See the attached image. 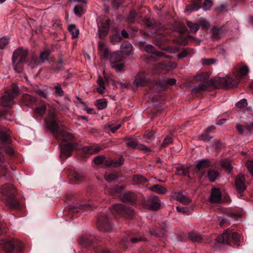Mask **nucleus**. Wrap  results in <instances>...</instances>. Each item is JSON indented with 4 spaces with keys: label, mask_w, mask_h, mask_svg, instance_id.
Segmentation results:
<instances>
[{
    "label": "nucleus",
    "mask_w": 253,
    "mask_h": 253,
    "mask_svg": "<svg viewBox=\"0 0 253 253\" xmlns=\"http://www.w3.org/2000/svg\"><path fill=\"white\" fill-rule=\"evenodd\" d=\"M101 148L98 145H93L92 146H85L83 148V153L87 154H93L98 152Z\"/></svg>",
    "instance_id": "nucleus-18"
},
{
    "label": "nucleus",
    "mask_w": 253,
    "mask_h": 253,
    "mask_svg": "<svg viewBox=\"0 0 253 253\" xmlns=\"http://www.w3.org/2000/svg\"><path fill=\"white\" fill-rule=\"evenodd\" d=\"M6 207L12 210L20 209L21 206L19 201L15 198V195H12L4 198Z\"/></svg>",
    "instance_id": "nucleus-11"
},
{
    "label": "nucleus",
    "mask_w": 253,
    "mask_h": 253,
    "mask_svg": "<svg viewBox=\"0 0 253 253\" xmlns=\"http://www.w3.org/2000/svg\"><path fill=\"white\" fill-rule=\"evenodd\" d=\"M84 175L83 173H80L78 172H74L72 174V178L75 181H80L83 179Z\"/></svg>",
    "instance_id": "nucleus-44"
},
{
    "label": "nucleus",
    "mask_w": 253,
    "mask_h": 253,
    "mask_svg": "<svg viewBox=\"0 0 253 253\" xmlns=\"http://www.w3.org/2000/svg\"><path fill=\"white\" fill-rule=\"evenodd\" d=\"M0 193L5 198L12 195H15L16 190L14 185L5 184L0 188Z\"/></svg>",
    "instance_id": "nucleus-8"
},
{
    "label": "nucleus",
    "mask_w": 253,
    "mask_h": 253,
    "mask_svg": "<svg viewBox=\"0 0 253 253\" xmlns=\"http://www.w3.org/2000/svg\"><path fill=\"white\" fill-rule=\"evenodd\" d=\"M211 138H212V136L210 135L209 132L205 131L201 135L200 139L204 141L208 142Z\"/></svg>",
    "instance_id": "nucleus-45"
},
{
    "label": "nucleus",
    "mask_w": 253,
    "mask_h": 253,
    "mask_svg": "<svg viewBox=\"0 0 253 253\" xmlns=\"http://www.w3.org/2000/svg\"><path fill=\"white\" fill-rule=\"evenodd\" d=\"M201 7V6L200 3H194L190 6H187L184 11L185 12H188V11H197L200 9Z\"/></svg>",
    "instance_id": "nucleus-38"
},
{
    "label": "nucleus",
    "mask_w": 253,
    "mask_h": 253,
    "mask_svg": "<svg viewBox=\"0 0 253 253\" xmlns=\"http://www.w3.org/2000/svg\"><path fill=\"white\" fill-rule=\"evenodd\" d=\"M9 97L6 94L0 99V105L3 107H9L12 104L13 100H9Z\"/></svg>",
    "instance_id": "nucleus-30"
},
{
    "label": "nucleus",
    "mask_w": 253,
    "mask_h": 253,
    "mask_svg": "<svg viewBox=\"0 0 253 253\" xmlns=\"http://www.w3.org/2000/svg\"><path fill=\"white\" fill-rule=\"evenodd\" d=\"M189 239L193 242L200 243L202 240L201 236L195 232H190L188 234Z\"/></svg>",
    "instance_id": "nucleus-29"
},
{
    "label": "nucleus",
    "mask_w": 253,
    "mask_h": 253,
    "mask_svg": "<svg viewBox=\"0 0 253 253\" xmlns=\"http://www.w3.org/2000/svg\"><path fill=\"white\" fill-rule=\"evenodd\" d=\"M134 83L136 86H143L146 84L145 80L142 78L136 79Z\"/></svg>",
    "instance_id": "nucleus-60"
},
{
    "label": "nucleus",
    "mask_w": 253,
    "mask_h": 253,
    "mask_svg": "<svg viewBox=\"0 0 253 253\" xmlns=\"http://www.w3.org/2000/svg\"><path fill=\"white\" fill-rule=\"evenodd\" d=\"M4 150L8 156H16L15 151L10 146L4 147Z\"/></svg>",
    "instance_id": "nucleus-51"
},
{
    "label": "nucleus",
    "mask_w": 253,
    "mask_h": 253,
    "mask_svg": "<svg viewBox=\"0 0 253 253\" xmlns=\"http://www.w3.org/2000/svg\"><path fill=\"white\" fill-rule=\"evenodd\" d=\"M50 52L49 51H43L40 55V60L42 62H44L47 59L49 56Z\"/></svg>",
    "instance_id": "nucleus-54"
},
{
    "label": "nucleus",
    "mask_w": 253,
    "mask_h": 253,
    "mask_svg": "<svg viewBox=\"0 0 253 253\" xmlns=\"http://www.w3.org/2000/svg\"><path fill=\"white\" fill-rule=\"evenodd\" d=\"M46 107L45 104L44 102H42L41 105L40 106L36 108L34 110V112L37 114H39L40 116H42L44 114V113L46 110Z\"/></svg>",
    "instance_id": "nucleus-36"
},
{
    "label": "nucleus",
    "mask_w": 253,
    "mask_h": 253,
    "mask_svg": "<svg viewBox=\"0 0 253 253\" xmlns=\"http://www.w3.org/2000/svg\"><path fill=\"white\" fill-rule=\"evenodd\" d=\"M216 241L219 243L234 245L238 246L240 245V236L237 232H233L229 229L221 236L217 238Z\"/></svg>",
    "instance_id": "nucleus-3"
},
{
    "label": "nucleus",
    "mask_w": 253,
    "mask_h": 253,
    "mask_svg": "<svg viewBox=\"0 0 253 253\" xmlns=\"http://www.w3.org/2000/svg\"><path fill=\"white\" fill-rule=\"evenodd\" d=\"M121 59V56L119 52H116L114 53L111 57L110 61L112 63H116Z\"/></svg>",
    "instance_id": "nucleus-43"
},
{
    "label": "nucleus",
    "mask_w": 253,
    "mask_h": 253,
    "mask_svg": "<svg viewBox=\"0 0 253 253\" xmlns=\"http://www.w3.org/2000/svg\"><path fill=\"white\" fill-rule=\"evenodd\" d=\"M207 88V85L205 84H202L197 86H196L194 89L199 91L200 90H206Z\"/></svg>",
    "instance_id": "nucleus-62"
},
{
    "label": "nucleus",
    "mask_w": 253,
    "mask_h": 253,
    "mask_svg": "<svg viewBox=\"0 0 253 253\" xmlns=\"http://www.w3.org/2000/svg\"><path fill=\"white\" fill-rule=\"evenodd\" d=\"M236 106L239 108H244L247 106V101L246 99H242L236 104Z\"/></svg>",
    "instance_id": "nucleus-55"
},
{
    "label": "nucleus",
    "mask_w": 253,
    "mask_h": 253,
    "mask_svg": "<svg viewBox=\"0 0 253 253\" xmlns=\"http://www.w3.org/2000/svg\"><path fill=\"white\" fill-rule=\"evenodd\" d=\"M93 242V238L91 236H84L81 238L80 240V244L84 247H90Z\"/></svg>",
    "instance_id": "nucleus-24"
},
{
    "label": "nucleus",
    "mask_w": 253,
    "mask_h": 253,
    "mask_svg": "<svg viewBox=\"0 0 253 253\" xmlns=\"http://www.w3.org/2000/svg\"><path fill=\"white\" fill-rule=\"evenodd\" d=\"M58 120L53 111H50L48 118L45 120L46 125L51 131L54 134L56 137L63 141H68L72 139L71 134L65 132H58V128L56 125Z\"/></svg>",
    "instance_id": "nucleus-2"
},
{
    "label": "nucleus",
    "mask_w": 253,
    "mask_h": 253,
    "mask_svg": "<svg viewBox=\"0 0 253 253\" xmlns=\"http://www.w3.org/2000/svg\"><path fill=\"white\" fill-rule=\"evenodd\" d=\"M98 49L101 55L105 58L109 56V52L106 48V43L104 42L101 41L98 42Z\"/></svg>",
    "instance_id": "nucleus-21"
},
{
    "label": "nucleus",
    "mask_w": 253,
    "mask_h": 253,
    "mask_svg": "<svg viewBox=\"0 0 253 253\" xmlns=\"http://www.w3.org/2000/svg\"><path fill=\"white\" fill-rule=\"evenodd\" d=\"M97 25L99 37L100 39H102L107 35L110 27L109 21L106 19L102 22L99 21H98Z\"/></svg>",
    "instance_id": "nucleus-9"
},
{
    "label": "nucleus",
    "mask_w": 253,
    "mask_h": 253,
    "mask_svg": "<svg viewBox=\"0 0 253 253\" xmlns=\"http://www.w3.org/2000/svg\"><path fill=\"white\" fill-rule=\"evenodd\" d=\"M68 30L71 33L73 38L78 37L79 34V30L76 27L75 24H71L68 26Z\"/></svg>",
    "instance_id": "nucleus-31"
},
{
    "label": "nucleus",
    "mask_w": 253,
    "mask_h": 253,
    "mask_svg": "<svg viewBox=\"0 0 253 253\" xmlns=\"http://www.w3.org/2000/svg\"><path fill=\"white\" fill-rule=\"evenodd\" d=\"M0 168L2 170L0 176H6L7 175V168L5 165L4 164V162L2 159H0Z\"/></svg>",
    "instance_id": "nucleus-48"
},
{
    "label": "nucleus",
    "mask_w": 253,
    "mask_h": 253,
    "mask_svg": "<svg viewBox=\"0 0 253 253\" xmlns=\"http://www.w3.org/2000/svg\"><path fill=\"white\" fill-rule=\"evenodd\" d=\"M54 88L55 89L56 93L59 96H62L63 95L64 91L60 85H55L54 86Z\"/></svg>",
    "instance_id": "nucleus-61"
},
{
    "label": "nucleus",
    "mask_w": 253,
    "mask_h": 253,
    "mask_svg": "<svg viewBox=\"0 0 253 253\" xmlns=\"http://www.w3.org/2000/svg\"><path fill=\"white\" fill-rule=\"evenodd\" d=\"M144 239V238L141 237L134 238L129 236L126 238L123 239L121 241V244L124 248H126L127 247V244H128L129 242L132 243H136L139 241H143Z\"/></svg>",
    "instance_id": "nucleus-19"
},
{
    "label": "nucleus",
    "mask_w": 253,
    "mask_h": 253,
    "mask_svg": "<svg viewBox=\"0 0 253 253\" xmlns=\"http://www.w3.org/2000/svg\"><path fill=\"white\" fill-rule=\"evenodd\" d=\"M15 246H17V250L21 253L23 249V244L17 241L15 244L12 241H2L0 243V247L5 253H12L14 250Z\"/></svg>",
    "instance_id": "nucleus-4"
},
{
    "label": "nucleus",
    "mask_w": 253,
    "mask_h": 253,
    "mask_svg": "<svg viewBox=\"0 0 253 253\" xmlns=\"http://www.w3.org/2000/svg\"><path fill=\"white\" fill-rule=\"evenodd\" d=\"M223 35V32L221 28L213 27L211 29V37L216 40L220 38Z\"/></svg>",
    "instance_id": "nucleus-26"
},
{
    "label": "nucleus",
    "mask_w": 253,
    "mask_h": 253,
    "mask_svg": "<svg viewBox=\"0 0 253 253\" xmlns=\"http://www.w3.org/2000/svg\"><path fill=\"white\" fill-rule=\"evenodd\" d=\"M246 165L249 172L253 177V159L252 160H248Z\"/></svg>",
    "instance_id": "nucleus-50"
},
{
    "label": "nucleus",
    "mask_w": 253,
    "mask_h": 253,
    "mask_svg": "<svg viewBox=\"0 0 253 253\" xmlns=\"http://www.w3.org/2000/svg\"><path fill=\"white\" fill-rule=\"evenodd\" d=\"M218 176L219 172L217 170H210L208 171V177L209 180L211 182L215 181Z\"/></svg>",
    "instance_id": "nucleus-33"
},
{
    "label": "nucleus",
    "mask_w": 253,
    "mask_h": 253,
    "mask_svg": "<svg viewBox=\"0 0 253 253\" xmlns=\"http://www.w3.org/2000/svg\"><path fill=\"white\" fill-rule=\"evenodd\" d=\"M213 5V2L211 0H205L204 1L203 9L205 11L209 10Z\"/></svg>",
    "instance_id": "nucleus-46"
},
{
    "label": "nucleus",
    "mask_w": 253,
    "mask_h": 253,
    "mask_svg": "<svg viewBox=\"0 0 253 253\" xmlns=\"http://www.w3.org/2000/svg\"><path fill=\"white\" fill-rule=\"evenodd\" d=\"M235 186L237 191L240 193L246 190L245 178L243 174H240L236 177Z\"/></svg>",
    "instance_id": "nucleus-12"
},
{
    "label": "nucleus",
    "mask_w": 253,
    "mask_h": 253,
    "mask_svg": "<svg viewBox=\"0 0 253 253\" xmlns=\"http://www.w3.org/2000/svg\"><path fill=\"white\" fill-rule=\"evenodd\" d=\"M97 82L99 86L97 88V90L100 93H102L106 88L104 85V82L102 78L99 77L97 80Z\"/></svg>",
    "instance_id": "nucleus-39"
},
{
    "label": "nucleus",
    "mask_w": 253,
    "mask_h": 253,
    "mask_svg": "<svg viewBox=\"0 0 253 253\" xmlns=\"http://www.w3.org/2000/svg\"><path fill=\"white\" fill-rule=\"evenodd\" d=\"M216 60L213 58H209V59H202L201 60V62L203 65H210L211 64H213L215 63Z\"/></svg>",
    "instance_id": "nucleus-52"
},
{
    "label": "nucleus",
    "mask_w": 253,
    "mask_h": 253,
    "mask_svg": "<svg viewBox=\"0 0 253 253\" xmlns=\"http://www.w3.org/2000/svg\"><path fill=\"white\" fill-rule=\"evenodd\" d=\"M221 201V193L219 189L214 188L211 190L210 201L213 204L219 203Z\"/></svg>",
    "instance_id": "nucleus-15"
},
{
    "label": "nucleus",
    "mask_w": 253,
    "mask_h": 253,
    "mask_svg": "<svg viewBox=\"0 0 253 253\" xmlns=\"http://www.w3.org/2000/svg\"><path fill=\"white\" fill-rule=\"evenodd\" d=\"M221 166L224 168L228 173H230L232 169V167L229 163L222 162Z\"/></svg>",
    "instance_id": "nucleus-58"
},
{
    "label": "nucleus",
    "mask_w": 253,
    "mask_h": 253,
    "mask_svg": "<svg viewBox=\"0 0 253 253\" xmlns=\"http://www.w3.org/2000/svg\"><path fill=\"white\" fill-rule=\"evenodd\" d=\"M144 137L147 138V139L145 140L144 141L149 143L151 140H152L155 138L154 132L153 131L148 132L144 135Z\"/></svg>",
    "instance_id": "nucleus-49"
},
{
    "label": "nucleus",
    "mask_w": 253,
    "mask_h": 253,
    "mask_svg": "<svg viewBox=\"0 0 253 253\" xmlns=\"http://www.w3.org/2000/svg\"><path fill=\"white\" fill-rule=\"evenodd\" d=\"M175 199L181 203L185 205H188L191 202L189 198L184 195L181 192L176 194Z\"/></svg>",
    "instance_id": "nucleus-25"
},
{
    "label": "nucleus",
    "mask_w": 253,
    "mask_h": 253,
    "mask_svg": "<svg viewBox=\"0 0 253 253\" xmlns=\"http://www.w3.org/2000/svg\"><path fill=\"white\" fill-rule=\"evenodd\" d=\"M9 39L6 37H2L0 39V49H3L9 43Z\"/></svg>",
    "instance_id": "nucleus-47"
},
{
    "label": "nucleus",
    "mask_w": 253,
    "mask_h": 253,
    "mask_svg": "<svg viewBox=\"0 0 253 253\" xmlns=\"http://www.w3.org/2000/svg\"><path fill=\"white\" fill-rule=\"evenodd\" d=\"M165 50L169 52L173 53L177 52L178 51V49L177 48L172 47H168L167 48H165Z\"/></svg>",
    "instance_id": "nucleus-64"
},
{
    "label": "nucleus",
    "mask_w": 253,
    "mask_h": 253,
    "mask_svg": "<svg viewBox=\"0 0 253 253\" xmlns=\"http://www.w3.org/2000/svg\"><path fill=\"white\" fill-rule=\"evenodd\" d=\"M236 127L238 132L241 134H245L248 131L247 129V126L245 127L240 124H237L236 125Z\"/></svg>",
    "instance_id": "nucleus-56"
},
{
    "label": "nucleus",
    "mask_w": 253,
    "mask_h": 253,
    "mask_svg": "<svg viewBox=\"0 0 253 253\" xmlns=\"http://www.w3.org/2000/svg\"><path fill=\"white\" fill-rule=\"evenodd\" d=\"M95 105L99 110H102L107 107V103L105 99H100L96 100Z\"/></svg>",
    "instance_id": "nucleus-37"
},
{
    "label": "nucleus",
    "mask_w": 253,
    "mask_h": 253,
    "mask_svg": "<svg viewBox=\"0 0 253 253\" xmlns=\"http://www.w3.org/2000/svg\"><path fill=\"white\" fill-rule=\"evenodd\" d=\"M187 25L191 32L195 33L199 29V25L196 23H193L190 21H187Z\"/></svg>",
    "instance_id": "nucleus-40"
},
{
    "label": "nucleus",
    "mask_w": 253,
    "mask_h": 253,
    "mask_svg": "<svg viewBox=\"0 0 253 253\" xmlns=\"http://www.w3.org/2000/svg\"><path fill=\"white\" fill-rule=\"evenodd\" d=\"M22 101L26 106L32 107L36 104L37 100L34 96L25 93L22 96Z\"/></svg>",
    "instance_id": "nucleus-16"
},
{
    "label": "nucleus",
    "mask_w": 253,
    "mask_h": 253,
    "mask_svg": "<svg viewBox=\"0 0 253 253\" xmlns=\"http://www.w3.org/2000/svg\"><path fill=\"white\" fill-rule=\"evenodd\" d=\"M145 50L149 53H153L154 51V47L150 44L146 45L144 47Z\"/></svg>",
    "instance_id": "nucleus-63"
},
{
    "label": "nucleus",
    "mask_w": 253,
    "mask_h": 253,
    "mask_svg": "<svg viewBox=\"0 0 253 253\" xmlns=\"http://www.w3.org/2000/svg\"><path fill=\"white\" fill-rule=\"evenodd\" d=\"M149 189L153 192L157 193L159 194L164 195L168 192L167 188L159 184H155L150 187Z\"/></svg>",
    "instance_id": "nucleus-22"
},
{
    "label": "nucleus",
    "mask_w": 253,
    "mask_h": 253,
    "mask_svg": "<svg viewBox=\"0 0 253 253\" xmlns=\"http://www.w3.org/2000/svg\"><path fill=\"white\" fill-rule=\"evenodd\" d=\"M176 210L179 212H182L184 213H186L187 214H188L189 213V210L186 207H182L180 206H177L176 207Z\"/></svg>",
    "instance_id": "nucleus-57"
},
{
    "label": "nucleus",
    "mask_w": 253,
    "mask_h": 253,
    "mask_svg": "<svg viewBox=\"0 0 253 253\" xmlns=\"http://www.w3.org/2000/svg\"><path fill=\"white\" fill-rule=\"evenodd\" d=\"M210 166L211 163L209 159H203L196 165V169L203 174L205 172V169Z\"/></svg>",
    "instance_id": "nucleus-17"
},
{
    "label": "nucleus",
    "mask_w": 253,
    "mask_h": 253,
    "mask_svg": "<svg viewBox=\"0 0 253 253\" xmlns=\"http://www.w3.org/2000/svg\"><path fill=\"white\" fill-rule=\"evenodd\" d=\"M5 94L9 97V100H13L19 94L18 86L13 84L11 88L7 91Z\"/></svg>",
    "instance_id": "nucleus-20"
},
{
    "label": "nucleus",
    "mask_w": 253,
    "mask_h": 253,
    "mask_svg": "<svg viewBox=\"0 0 253 253\" xmlns=\"http://www.w3.org/2000/svg\"><path fill=\"white\" fill-rule=\"evenodd\" d=\"M132 180L134 184H139L146 182L147 179L140 175H135L133 176Z\"/></svg>",
    "instance_id": "nucleus-34"
},
{
    "label": "nucleus",
    "mask_w": 253,
    "mask_h": 253,
    "mask_svg": "<svg viewBox=\"0 0 253 253\" xmlns=\"http://www.w3.org/2000/svg\"><path fill=\"white\" fill-rule=\"evenodd\" d=\"M10 131L6 127H0V143L9 144L11 142L10 138Z\"/></svg>",
    "instance_id": "nucleus-13"
},
{
    "label": "nucleus",
    "mask_w": 253,
    "mask_h": 253,
    "mask_svg": "<svg viewBox=\"0 0 253 253\" xmlns=\"http://www.w3.org/2000/svg\"><path fill=\"white\" fill-rule=\"evenodd\" d=\"M122 199L124 202H133L136 199V195L131 192L126 193L123 195Z\"/></svg>",
    "instance_id": "nucleus-28"
},
{
    "label": "nucleus",
    "mask_w": 253,
    "mask_h": 253,
    "mask_svg": "<svg viewBox=\"0 0 253 253\" xmlns=\"http://www.w3.org/2000/svg\"><path fill=\"white\" fill-rule=\"evenodd\" d=\"M148 208L151 210L156 211L161 206V202L159 198L156 196H150L147 199Z\"/></svg>",
    "instance_id": "nucleus-10"
},
{
    "label": "nucleus",
    "mask_w": 253,
    "mask_h": 253,
    "mask_svg": "<svg viewBox=\"0 0 253 253\" xmlns=\"http://www.w3.org/2000/svg\"><path fill=\"white\" fill-rule=\"evenodd\" d=\"M172 142L171 136H168L164 139V142L162 144L161 147L164 148L167 147L169 144H171Z\"/></svg>",
    "instance_id": "nucleus-53"
},
{
    "label": "nucleus",
    "mask_w": 253,
    "mask_h": 253,
    "mask_svg": "<svg viewBox=\"0 0 253 253\" xmlns=\"http://www.w3.org/2000/svg\"><path fill=\"white\" fill-rule=\"evenodd\" d=\"M27 55V50H24L21 47H19L15 50L13 52L12 58L13 64H15L16 61H18L20 63H25Z\"/></svg>",
    "instance_id": "nucleus-7"
},
{
    "label": "nucleus",
    "mask_w": 253,
    "mask_h": 253,
    "mask_svg": "<svg viewBox=\"0 0 253 253\" xmlns=\"http://www.w3.org/2000/svg\"><path fill=\"white\" fill-rule=\"evenodd\" d=\"M104 178L108 182H112L118 178V175L115 173H110L109 174H105Z\"/></svg>",
    "instance_id": "nucleus-41"
},
{
    "label": "nucleus",
    "mask_w": 253,
    "mask_h": 253,
    "mask_svg": "<svg viewBox=\"0 0 253 253\" xmlns=\"http://www.w3.org/2000/svg\"><path fill=\"white\" fill-rule=\"evenodd\" d=\"M125 217L130 218L134 214L133 210L123 204H114L112 208L109 210V213L106 215L99 217L97 221V227L100 231H110L112 226L110 220L115 217L114 212Z\"/></svg>",
    "instance_id": "nucleus-1"
},
{
    "label": "nucleus",
    "mask_w": 253,
    "mask_h": 253,
    "mask_svg": "<svg viewBox=\"0 0 253 253\" xmlns=\"http://www.w3.org/2000/svg\"><path fill=\"white\" fill-rule=\"evenodd\" d=\"M125 141L126 146L128 148L132 149H137L139 144L137 140L133 138H126L125 139Z\"/></svg>",
    "instance_id": "nucleus-23"
},
{
    "label": "nucleus",
    "mask_w": 253,
    "mask_h": 253,
    "mask_svg": "<svg viewBox=\"0 0 253 253\" xmlns=\"http://www.w3.org/2000/svg\"><path fill=\"white\" fill-rule=\"evenodd\" d=\"M236 70V81L234 83H229V84L232 86H235L241 79L248 74L250 71L249 67L244 63L237 65Z\"/></svg>",
    "instance_id": "nucleus-5"
},
{
    "label": "nucleus",
    "mask_w": 253,
    "mask_h": 253,
    "mask_svg": "<svg viewBox=\"0 0 253 253\" xmlns=\"http://www.w3.org/2000/svg\"><path fill=\"white\" fill-rule=\"evenodd\" d=\"M85 7L82 4H78L74 8V11L76 15L81 16L85 12Z\"/></svg>",
    "instance_id": "nucleus-32"
},
{
    "label": "nucleus",
    "mask_w": 253,
    "mask_h": 253,
    "mask_svg": "<svg viewBox=\"0 0 253 253\" xmlns=\"http://www.w3.org/2000/svg\"><path fill=\"white\" fill-rule=\"evenodd\" d=\"M137 149L146 154H149L152 151L151 148L142 144H139Z\"/></svg>",
    "instance_id": "nucleus-42"
},
{
    "label": "nucleus",
    "mask_w": 253,
    "mask_h": 253,
    "mask_svg": "<svg viewBox=\"0 0 253 253\" xmlns=\"http://www.w3.org/2000/svg\"><path fill=\"white\" fill-rule=\"evenodd\" d=\"M93 161L95 165L104 168L109 167H118L124 163V159H118L115 161L113 159H93Z\"/></svg>",
    "instance_id": "nucleus-6"
},
{
    "label": "nucleus",
    "mask_w": 253,
    "mask_h": 253,
    "mask_svg": "<svg viewBox=\"0 0 253 253\" xmlns=\"http://www.w3.org/2000/svg\"><path fill=\"white\" fill-rule=\"evenodd\" d=\"M60 156L66 158L71 156L70 148L68 146H65L61 148V154Z\"/></svg>",
    "instance_id": "nucleus-35"
},
{
    "label": "nucleus",
    "mask_w": 253,
    "mask_h": 253,
    "mask_svg": "<svg viewBox=\"0 0 253 253\" xmlns=\"http://www.w3.org/2000/svg\"><path fill=\"white\" fill-rule=\"evenodd\" d=\"M121 49L122 52L129 54L132 51V46L129 42H126L121 44Z\"/></svg>",
    "instance_id": "nucleus-27"
},
{
    "label": "nucleus",
    "mask_w": 253,
    "mask_h": 253,
    "mask_svg": "<svg viewBox=\"0 0 253 253\" xmlns=\"http://www.w3.org/2000/svg\"><path fill=\"white\" fill-rule=\"evenodd\" d=\"M122 126L121 123L118 122H109L104 125L103 128L105 132L108 134L114 133Z\"/></svg>",
    "instance_id": "nucleus-14"
},
{
    "label": "nucleus",
    "mask_w": 253,
    "mask_h": 253,
    "mask_svg": "<svg viewBox=\"0 0 253 253\" xmlns=\"http://www.w3.org/2000/svg\"><path fill=\"white\" fill-rule=\"evenodd\" d=\"M36 92L40 96H42L44 98H46L48 96V94L45 90H42L40 89H37Z\"/></svg>",
    "instance_id": "nucleus-59"
}]
</instances>
